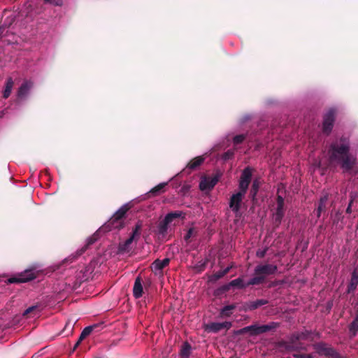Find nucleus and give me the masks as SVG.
<instances>
[{
    "label": "nucleus",
    "mask_w": 358,
    "mask_h": 358,
    "mask_svg": "<svg viewBox=\"0 0 358 358\" xmlns=\"http://www.w3.org/2000/svg\"><path fill=\"white\" fill-rule=\"evenodd\" d=\"M349 330L352 336H355L358 331V315L349 326Z\"/></svg>",
    "instance_id": "2f4dec72"
},
{
    "label": "nucleus",
    "mask_w": 358,
    "mask_h": 358,
    "mask_svg": "<svg viewBox=\"0 0 358 358\" xmlns=\"http://www.w3.org/2000/svg\"><path fill=\"white\" fill-rule=\"evenodd\" d=\"M234 155V150H228L227 151H226L225 152L223 153L222 158L224 161H227V160L232 159Z\"/></svg>",
    "instance_id": "a19ab883"
},
{
    "label": "nucleus",
    "mask_w": 358,
    "mask_h": 358,
    "mask_svg": "<svg viewBox=\"0 0 358 358\" xmlns=\"http://www.w3.org/2000/svg\"><path fill=\"white\" fill-rule=\"evenodd\" d=\"M267 250H268L267 248H265V249H264V250H258V251L257 252V256L258 257H259V258H263V257H264V256H265V255H266V254Z\"/></svg>",
    "instance_id": "49530a36"
},
{
    "label": "nucleus",
    "mask_w": 358,
    "mask_h": 358,
    "mask_svg": "<svg viewBox=\"0 0 358 358\" xmlns=\"http://www.w3.org/2000/svg\"><path fill=\"white\" fill-rule=\"evenodd\" d=\"M44 305L41 303H36L27 308L23 313H31L32 312H42L44 309Z\"/></svg>",
    "instance_id": "c85d7f7f"
},
{
    "label": "nucleus",
    "mask_w": 358,
    "mask_h": 358,
    "mask_svg": "<svg viewBox=\"0 0 358 358\" xmlns=\"http://www.w3.org/2000/svg\"><path fill=\"white\" fill-rule=\"evenodd\" d=\"M241 306V304H231L225 306L222 310L221 313H225L227 311L234 310L236 311H238V308Z\"/></svg>",
    "instance_id": "4c0bfd02"
},
{
    "label": "nucleus",
    "mask_w": 358,
    "mask_h": 358,
    "mask_svg": "<svg viewBox=\"0 0 358 358\" xmlns=\"http://www.w3.org/2000/svg\"><path fill=\"white\" fill-rule=\"evenodd\" d=\"M343 219V216L342 215V213L337 211L334 219V224L338 223L339 221H342Z\"/></svg>",
    "instance_id": "a18cd8bd"
},
{
    "label": "nucleus",
    "mask_w": 358,
    "mask_h": 358,
    "mask_svg": "<svg viewBox=\"0 0 358 358\" xmlns=\"http://www.w3.org/2000/svg\"><path fill=\"white\" fill-rule=\"evenodd\" d=\"M260 186V180L257 178L255 179L252 182V187L250 191V196L253 201L256 199V196L258 193Z\"/></svg>",
    "instance_id": "b1692460"
},
{
    "label": "nucleus",
    "mask_w": 358,
    "mask_h": 358,
    "mask_svg": "<svg viewBox=\"0 0 358 358\" xmlns=\"http://www.w3.org/2000/svg\"><path fill=\"white\" fill-rule=\"evenodd\" d=\"M245 194L238 192L234 194L229 200V208L236 214L238 213L241 209V203Z\"/></svg>",
    "instance_id": "9b49d317"
},
{
    "label": "nucleus",
    "mask_w": 358,
    "mask_h": 358,
    "mask_svg": "<svg viewBox=\"0 0 358 358\" xmlns=\"http://www.w3.org/2000/svg\"><path fill=\"white\" fill-rule=\"evenodd\" d=\"M229 288L234 287L238 289H245L247 287L252 285V284H249V280L247 282H244L243 280L241 278H236L228 283Z\"/></svg>",
    "instance_id": "6ab92c4d"
},
{
    "label": "nucleus",
    "mask_w": 358,
    "mask_h": 358,
    "mask_svg": "<svg viewBox=\"0 0 358 358\" xmlns=\"http://www.w3.org/2000/svg\"><path fill=\"white\" fill-rule=\"evenodd\" d=\"M196 231L195 230L194 228L192 227V228H189L187 232V234H185V237H184V239L186 241H188L189 239L192 237V236H196Z\"/></svg>",
    "instance_id": "79ce46f5"
},
{
    "label": "nucleus",
    "mask_w": 358,
    "mask_h": 358,
    "mask_svg": "<svg viewBox=\"0 0 358 358\" xmlns=\"http://www.w3.org/2000/svg\"><path fill=\"white\" fill-rule=\"evenodd\" d=\"M206 266V261L196 266L199 271H203Z\"/></svg>",
    "instance_id": "09e8293b"
},
{
    "label": "nucleus",
    "mask_w": 358,
    "mask_h": 358,
    "mask_svg": "<svg viewBox=\"0 0 358 358\" xmlns=\"http://www.w3.org/2000/svg\"><path fill=\"white\" fill-rule=\"evenodd\" d=\"M353 202H354V199L352 198V199L350 200V202H349V203H348V207H347V208H346V210H345L346 213L350 214V213H352V205Z\"/></svg>",
    "instance_id": "de8ad7c7"
},
{
    "label": "nucleus",
    "mask_w": 358,
    "mask_h": 358,
    "mask_svg": "<svg viewBox=\"0 0 358 358\" xmlns=\"http://www.w3.org/2000/svg\"><path fill=\"white\" fill-rule=\"evenodd\" d=\"M192 346L188 342H185L181 346L180 356L181 358H189L191 354Z\"/></svg>",
    "instance_id": "393cba45"
},
{
    "label": "nucleus",
    "mask_w": 358,
    "mask_h": 358,
    "mask_svg": "<svg viewBox=\"0 0 358 358\" xmlns=\"http://www.w3.org/2000/svg\"><path fill=\"white\" fill-rule=\"evenodd\" d=\"M29 317V315H15L13 317L12 321L5 324L3 325L4 328H11L15 327L20 324V322L24 319H27Z\"/></svg>",
    "instance_id": "f3484780"
},
{
    "label": "nucleus",
    "mask_w": 358,
    "mask_h": 358,
    "mask_svg": "<svg viewBox=\"0 0 358 358\" xmlns=\"http://www.w3.org/2000/svg\"><path fill=\"white\" fill-rule=\"evenodd\" d=\"M245 138H246V135H245V134L236 135L234 137L233 142L235 145H238V144L243 143V141L245 139Z\"/></svg>",
    "instance_id": "ea45409f"
},
{
    "label": "nucleus",
    "mask_w": 358,
    "mask_h": 358,
    "mask_svg": "<svg viewBox=\"0 0 358 358\" xmlns=\"http://www.w3.org/2000/svg\"><path fill=\"white\" fill-rule=\"evenodd\" d=\"M134 240L133 239V237H129L128 239H127L124 243L120 245V248L122 251H127L129 249V245L131 244V243Z\"/></svg>",
    "instance_id": "58836bf2"
},
{
    "label": "nucleus",
    "mask_w": 358,
    "mask_h": 358,
    "mask_svg": "<svg viewBox=\"0 0 358 358\" xmlns=\"http://www.w3.org/2000/svg\"><path fill=\"white\" fill-rule=\"evenodd\" d=\"M97 240V235L94 234L91 237L88 238L86 244L78 251V255H81L83 254L90 245L94 244Z\"/></svg>",
    "instance_id": "cd10ccee"
},
{
    "label": "nucleus",
    "mask_w": 358,
    "mask_h": 358,
    "mask_svg": "<svg viewBox=\"0 0 358 358\" xmlns=\"http://www.w3.org/2000/svg\"><path fill=\"white\" fill-rule=\"evenodd\" d=\"M273 329L272 326L270 325H262V326H248L238 330L236 334H243L249 333L251 336L259 335L265 332H267Z\"/></svg>",
    "instance_id": "423d86ee"
},
{
    "label": "nucleus",
    "mask_w": 358,
    "mask_h": 358,
    "mask_svg": "<svg viewBox=\"0 0 358 358\" xmlns=\"http://www.w3.org/2000/svg\"><path fill=\"white\" fill-rule=\"evenodd\" d=\"M231 266H227L226 268L222 270V272L224 273V275H227L231 270Z\"/></svg>",
    "instance_id": "8fccbe9b"
},
{
    "label": "nucleus",
    "mask_w": 358,
    "mask_h": 358,
    "mask_svg": "<svg viewBox=\"0 0 358 358\" xmlns=\"http://www.w3.org/2000/svg\"><path fill=\"white\" fill-rule=\"evenodd\" d=\"M358 285V268H355L351 273V278L348 285L347 294H354Z\"/></svg>",
    "instance_id": "ddd939ff"
},
{
    "label": "nucleus",
    "mask_w": 358,
    "mask_h": 358,
    "mask_svg": "<svg viewBox=\"0 0 358 358\" xmlns=\"http://www.w3.org/2000/svg\"><path fill=\"white\" fill-rule=\"evenodd\" d=\"M36 276L33 269H29L19 274L17 277L10 278L8 281L9 283L27 282L35 279Z\"/></svg>",
    "instance_id": "1a4fd4ad"
},
{
    "label": "nucleus",
    "mask_w": 358,
    "mask_h": 358,
    "mask_svg": "<svg viewBox=\"0 0 358 358\" xmlns=\"http://www.w3.org/2000/svg\"><path fill=\"white\" fill-rule=\"evenodd\" d=\"M103 323H101V324H102ZM100 325V324H94L93 325H91V326H88V327H86L81 332L79 338H78V340L77 341V342L76 343V344L74 345V347H73V350H75L79 345L81 343V342L87 337L88 336L94 329H95L96 328H97Z\"/></svg>",
    "instance_id": "2eb2a0df"
},
{
    "label": "nucleus",
    "mask_w": 358,
    "mask_h": 358,
    "mask_svg": "<svg viewBox=\"0 0 358 358\" xmlns=\"http://www.w3.org/2000/svg\"><path fill=\"white\" fill-rule=\"evenodd\" d=\"M43 2L55 6H62L63 5V0H43Z\"/></svg>",
    "instance_id": "c03bdc74"
},
{
    "label": "nucleus",
    "mask_w": 358,
    "mask_h": 358,
    "mask_svg": "<svg viewBox=\"0 0 358 358\" xmlns=\"http://www.w3.org/2000/svg\"><path fill=\"white\" fill-rule=\"evenodd\" d=\"M170 263L169 258H165L163 260H160L159 259H155L152 264L153 268L155 271H162L166 266H167Z\"/></svg>",
    "instance_id": "412c9836"
},
{
    "label": "nucleus",
    "mask_w": 358,
    "mask_h": 358,
    "mask_svg": "<svg viewBox=\"0 0 358 358\" xmlns=\"http://www.w3.org/2000/svg\"><path fill=\"white\" fill-rule=\"evenodd\" d=\"M204 162V157L202 156L196 157L192 159L187 165V169L190 170H195L199 166H201Z\"/></svg>",
    "instance_id": "4be33fe9"
},
{
    "label": "nucleus",
    "mask_w": 358,
    "mask_h": 358,
    "mask_svg": "<svg viewBox=\"0 0 358 358\" xmlns=\"http://www.w3.org/2000/svg\"><path fill=\"white\" fill-rule=\"evenodd\" d=\"M143 292V288L141 283V279L140 277H137L135 280L133 287V294L135 298L138 299L142 296Z\"/></svg>",
    "instance_id": "a211bd4d"
},
{
    "label": "nucleus",
    "mask_w": 358,
    "mask_h": 358,
    "mask_svg": "<svg viewBox=\"0 0 358 358\" xmlns=\"http://www.w3.org/2000/svg\"><path fill=\"white\" fill-rule=\"evenodd\" d=\"M268 303V301L266 299H257L256 301H249L245 303H241V306L238 308V311H252L255 310L259 307L266 305Z\"/></svg>",
    "instance_id": "9d476101"
},
{
    "label": "nucleus",
    "mask_w": 358,
    "mask_h": 358,
    "mask_svg": "<svg viewBox=\"0 0 358 358\" xmlns=\"http://www.w3.org/2000/svg\"><path fill=\"white\" fill-rule=\"evenodd\" d=\"M276 201H277V208H276V210L275 211L285 213V209H284V206H285L284 198L282 196H280V195H278Z\"/></svg>",
    "instance_id": "c9c22d12"
},
{
    "label": "nucleus",
    "mask_w": 358,
    "mask_h": 358,
    "mask_svg": "<svg viewBox=\"0 0 358 358\" xmlns=\"http://www.w3.org/2000/svg\"><path fill=\"white\" fill-rule=\"evenodd\" d=\"M142 229L141 222H138L136 224L134 228L133 229L132 234L130 237H133V239L137 241L141 236V231Z\"/></svg>",
    "instance_id": "7c9ffc66"
},
{
    "label": "nucleus",
    "mask_w": 358,
    "mask_h": 358,
    "mask_svg": "<svg viewBox=\"0 0 358 358\" xmlns=\"http://www.w3.org/2000/svg\"><path fill=\"white\" fill-rule=\"evenodd\" d=\"M130 209V206L129 204H124L121 206L115 213L114 215L120 219L121 220H124L125 217V215L127 211Z\"/></svg>",
    "instance_id": "bb28decb"
},
{
    "label": "nucleus",
    "mask_w": 358,
    "mask_h": 358,
    "mask_svg": "<svg viewBox=\"0 0 358 358\" xmlns=\"http://www.w3.org/2000/svg\"><path fill=\"white\" fill-rule=\"evenodd\" d=\"M14 85V81L12 78H7L6 83H5V89L3 92V99H8L12 89Z\"/></svg>",
    "instance_id": "5701e85b"
},
{
    "label": "nucleus",
    "mask_w": 358,
    "mask_h": 358,
    "mask_svg": "<svg viewBox=\"0 0 358 358\" xmlns=\"http://www.w3.org/2000/svg\"><path fill=\"white\" fill-rule=\"evenodd\" d=\"M231 327V322H208L203 323V328L204 331L207 333H217L222 330H225L226 331L229 330Z\"/></svg>",
    "instance_id": "20e7f679"
},
{
    "label": "nucleus",
    "mask_w": 358,
    "mask_h": 358,
    "mask_svg": "<svg viewBox=\"0 0 358 358\" xmlns=\"http://www.w3.org/2000/svg\"><path fill=\"white\" fill-rule=\"evenodd\" d=\"M166 185V182L159 183V185L151 189L148 193L152 196L159 195L161 192L164 191L163 189Z\"/></svg>",
    "instance_id": "c756f323"
},
{
    "label": "nucleus",
    "mask_w": 358,
    "mask_h": 358,
    "mask_svg": "<svg viewBox=\"0 0 358 358\" xmlns=\"http://www.w3.org/2000/svg\"><path fill=\"white\" fill-rule=\"evenodd\" d=\"M284 215L285 213L277 211L273 214V224L275 227H278L280 226Z\"/></svg>",
    "instance_id": "473e14b6"
},
{
    "label": "nucleus",
    "mask_w": 358,
    "mask_h": 358,
    "mask_svg": "<svg viewBox=\"0 0 358 358\" xmlns=\"http://www.w3.org/2000/svg\"><path fill=\"white\" fill-rule=\"evenodd\" d=\"M252 176V173L250 167L248 166L243 169L238 184L239 192L246 194L249 185L251 182Z\"/></svg>",
    "instance_id": "0eeeda50"
},
{
    "label": "nucleus",
    "mask_w": 358,
    "mask_h": 358,
    "mask_svg": "<svg viewBox=\"0 0 358 358\" xmlns=\"http://www.w3.org/2000/svg\"><path fill=\"white\" fill-rule=\"evenodd\" d=\"M315 352L320 357L324 358H345L346 357L341 353L331 344L325 342H318L313 345Z\"/></svg>",
    "instance_id": "7ed1b4c3"
},
{
    "label": "nucleus",
    "mask_w": 358,
    "mask_h": 358,
    "mask_svg": "<svg viewBox=\"0 0 358 358\" xmlns=\"http://www.w3.org/2000/svg\"><path fill=\"white\" fill-rule=\"evenodd\" d=\"M170 222L164 217V220L160 221L157 225V233L160 235L164 236L168 231V225Z\"/></svg>",
    "instance_id": "a878e982"
},
{
    "label": "nucleus",
    "mask_w": 358,
    "mask_h": 358,
    "mask_svg": "<svg viewBox=\"0 0 358 358\" xmlns=\"http://www.w3.org/2000/svg\"><path fill=\"white\" fill-rule=\"evenodd\" d=\"M293 357L295 358H314V355L313 354H304L301 352L294 353Z\"/></svg>",
    "instance_id": "37998d69"
},
{
    "label": "nucleus",
    "mask_w": 358,
    "mask_h": 358,
    "mask_svg": "<svg viewBox=\"0 0 358 358\" xmlns=\"http://www.w3.org/2000/svg\"><path fill=\"white\" fill-rule=\"evenodd\" d=\"M108 224L113 229H120L124 227V222L113 215L108 220Z\"/></svg>",
    "instance_id": "aec40b11"
},
{
    "label": "nucleus",
    "mask_w": 358,
    "mask_h": 358,
    "mask_svg": "<svg viewBox=\"0 0 358 358\" xmlns=\"http://www.w3.org/2000/svg\"><path fill=\"white\" fill-rule=\"evenodd\" d=\"M336 119V110L329 109L323 116L322 131L326 135L331 132Z\"/></svg>",
    "instance_id": "39448f33"
},
{
    "label": "nucleus",
    "mask_w": 358,
    "mask_h": 358,
    "mask_svg": "<svg viewBox=\"0 0 358 358\" xmlns=\"http://www.w3.org/2000/svg\"><path fill=\"white\" fill-rule=\"evenodd\" d=\"M218 177L217 176L213 177H206L204 178L199 184V188L201 190H210L212 189L217 183Z\"/></svg>",
    "instance_id": "f8f14e48"
},
{
    "label": "nucleus",
    "mask_w": 358,
    "mask_h": 358,
    "mask_svg": "<svg viewBox=\"0 0 358 358\" xmlns=\"http://www.w3.org/2000/svg\"><path fill=\"white\" fill-rule=\"evenodd\" d=\"M328 194H326L321 196L320 201L318 202V206L316 209L317 217L319 218L321 216L322 212H325L327 209V201H328Z\"/></svg>",
    "instance_id": "dca6fc26"
},
{
    "label": "nucleus",
    "mask_w": 358,
    "mask_h": 358,
    "mask_svg": "<svg viewBox=\"0 0 358 358\" xmlns=\"http://www.w3.org/2000/svg\"><path fill=\"white\" fill-rule=\"evenodd\" d=\"M278 266L271 264H259L254 269V276L249 280V284L259 285L263 284L268 275H274Z\"/></svg>",
    "instance_id": "f03ea898"
},
{
    "label": "nucleus",
    "mask_w": 358,
    "mask_h": 358,
    "mask_svg": "<svg viewBox=\"0 0 358 358\" xmlns=\"http://www.w3.org/2000/svg\"><path fill=\"white\" fill-rule=\"evenodd\" d=\"M34 83L31 80H24L20 87L18 88L17 96L18 99H23L29 92L30 90L33 87Z\"/></svg>",
    "instance_id": "4468645a"
},
{
    "label": "nucleus",
    "mask_w": 358,
    "mask_h": 358,
    "mask_svg": "<svg viewBox=\"0 0 358 358\" xmlns=\"http://www.w3.org/2000/svg\"><path fill=\"white\" fill-rule=\"evenodd\" d=\"M182 211H174L171 212L165 216V218L171 223L174 219L179 218L182 215Z\"/></svg>",
    "instance_id": "f704fd0d"
},
{
    "label": "nucleus",
    "mask_w": 358,
    "mask_h": 358,
    "mask_svg": "<svg viewBox=\"0 0 358 358\" xmlns=\"http://www.w3.org/2000/svg\"><path fill=\"white\" fill-rule=\"evenodd\" d=\"M310 333L308 331L304 332L293 334L290 338V342L287 345V348L294 350H305L306 348L299 342L301 340H305L308 338Z\"/></svg>",
    "instance_id": "6e6552de"
},
{
    "label": "nucleus",
    "mask_w": 358,
    "mask_h": 358,
    "mask_svg": "<svg viewBox=\"0 0 358 358\" xmlns=\"http://www.w3.org/2000/svg\"><path fill=\"white\" fill-rule=\"evenodd\" d=\"M224 276L222 271H219L209 277L210 282H215Z\"/></svg>",
    "instance_id": "e433bc0d"
},
{
    "label": "nucleus",
    "mask_w": 358,
    "mask_h": 358,
    "mask_svg": "<svg viewBox=\"0 0 358 358\" xmlns=\"http://www.w3.org/2000/svg\"><path fill=\"white\" fill-rule=\"evenodd\" d=\"M329 161L340 165L343 173H350L357 164V158L350 153L349 138L342 136L334 141L328 150Z\"/></svg>",
    "instance_id": "f257e3e1"
},
{
    "label": "nucleus",
    "mask_w": 358,
    "mask_h": 358,
    "mask_svg": "<svg viewBox=\"0 0 358 358\" xmlns=\"http://www.w3.org/2000/svg\"><path fill=\"white\" fill-rule=\"evenodd\" d=\"M229 289H230V288H229V286L228 283L225 284V285H223L222 286L217 288L214 291V295L215 296H220L222 294H224V293H226L228 291H229Z\"/></svg>",
    "instance_id": "72a5a7b5"
}]
</instances>
